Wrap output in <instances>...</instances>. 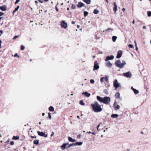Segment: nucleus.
<instances>
[{"label": "nucleus", "instance_id": "052dcab7", "mask_svg": "<svg viewBox=\"0 0 151 151\" xmlns=\"http://www.w3.org/2000/svg\"><path fill=\"white\" fill-rule=\"evenodd\" d=\"M35 4H38V2L37 1H35Z\"/></svg>", "mask_w": 151, "mask_h": 151}, {"label": "nucleus", "instance_id": "2f4dec72", "mask_svg": "<svg viewBox=\"0 0 151 151\" xmlns=\"http://www.w3.org/2000/svg\"><path fill=\"white\" fill-rule=\"evenodd\" d=\"M104 79L105 81L107 82H108V81L109 80V77L107 76H105V77H104Z\"/></svg>", "mask_w": 151, "mask_h": 151}, {"label": "nucleus", "instance_id": "1a4fd4ad", "mask_svg": "<svg viewBox=\"0 0 151 151\" xmlns=\"http://www.w3.org/2000/svg\"><path fill=\"white\" fill-rule=\"evenodd\" d=\"M122 51L121 50H119L118 52L117 55L116 56L117 58H119L122 55Z\"/></svg>", "mask_w": 151, "mask_h": 151}, {"label": "nucleus", "instance_id": "ddd939ff", "mask_svg": "<svg viewBox=\"0 0 151 151\" xmlns=\"http://www.w3.org/2000/svg\"><path fill=\"white\" fill-rule=\"evenodd\" d=\"M84 4L81 2H79L77 5V6L78 8H81L82 6H84Z\"/></svg>", "mask_w": 151, "mask_h": 151}, {"label": "nucleus", "instance_id": "864d4df0", "mask_svg": "<svg viewBox=\"0 0 151 151\" xmlns=\"http://www.w3.org/2000/svg\"><path fill=\"white\" fill-rule=\"evenodd\" d=\"M31 138H36L37 137L36 136H31Z\"/></svg>", "mask_w": 151, "mask_h": 151}, {"label": "nucleus", "instance_id": "f704fd0d", "mask_svg": "<svg viewBox=\"0 0 151 151\" xmlns=\"http://www.w3.org/2000/svg\"><path fill=\"white\" fill-rule=\"evenodd\" d=\"M76 8V6L74 4H72L71 6V8L74 9Z\"/></svg>", "mask_w": 151, "mask_h": 151}, {"label": "nucleus", "instance_id": "bb28decb", "mask_svg": "<svg viewBox=\"0 0 151 151\" xmlns=\"http://www.w3.org/2000/svg\"><path fill=\"white\" fill-rule=\"evenodd\" d=\"M19 137L18 136H14L12 138V139L17 140L19 139Z\"/></svg>", "mask_w": 151, "mask_h": 151}, {"label": "nucleus", "instance_id": "dca6fc26", "mask_svg": "<svg viewBox=\"0 0 151 151\" xmlns=\"http://www.w3.org/2000/svg\"><path fill=\"white\" fill-rule=\"evenodd\" d=\"M114 106L115 107V108L117 109H119L120 108V106L119 105L117 104V103L115 102L114 104Z\"/></svg>", "mask_w": 151, "mask_h": 151}, {"label": "nucleus", "instance_id": "c9c22d12", "mask_svg": "<svg viewBox=\"0 0 151 151\" xmlns=\"http://www.w3.org/2000/svg\"><path fill=\"white\" fill-rule=\"evenodd\" d=\"M104 79V77H102L100 79V81L102 83L103 82Z\"/></svg>", "mask_w": 151, "mask_h": 151}, {"label": "nucleus", "instance_id": "c85d7f7f", "mask_svg": "<svg viewBox=\"0 0 151 151\" xmlns=\"http://www.w3.org/2000/svg\"><path fill=\"white\" fill-rule=\"evenodd\" d=\"M49 110L50 111H54V108L52 106H50L49 108Z\"/></svg>", "mask_w": 151, "mask_h": 151}, {"label": "nucleus", "instance_id": "c756f323", "mask_svg": "<svg viewBox=\"0 0 151 151\" xmlns=\"http://www.w3.org/2000/svg\"><path fill=\"white\" fill-rule=\"evenodd\" d=\"M65 148H66V145L65 144H64L61 146V148L62 150H64Z\"/></svg>", "mask_w": 151, "mask_h": 151}, {"label": "nucleus", "instance_id": "4c0bfd02", "mask_svg": "<svg viewBox=\"0 0 151 151\" xmlns=\"http://www.w3.org/2000/svg\"><path fill=\"white\" fill-rule=\"evenodd\" d=\"M84 14L85 17L88 14V12L86 11H85L84 12Z\"/></svg>", "mask_w": 151, "mask_h": 151}, {"label": "nucleus", "instance_id": "0e129e2a", "mask_svg": "<svg viewBox=\"0 0 151 151\" xmlns=\"http://www.w3.org/2000/svg\"><path fill=\"white\" fill-rule=\"evenodd\" d=\"M72 23L73 24H74L75 23V22L73 21H72Z\"/></svg>", "mask_w": 151, "mask_h": 151}, {"label": "nucleus", "instance_id": "473e14b6", "mask_svg": "<svg viewBox=\"0 0 151 151\" xmlns=\"http://www.w3.org/2000/svg\"><path fill=\"white\" fill-rule=\"evenodd\" d=\"M99 12V11L97 9H95L93 13L95 14H98Z\"/></svg>", "mask_w": 151, "mask_h": 151}, {"label": "nucleus", "instance_id": "8fccbe9b", "mask_svg": "<svg viewBox=\"0 0 151 151\" xmlns=\"http://www.w3.org/2000/svg\"><path fill=\"white\" fill-rule=\"evenodd\" d=\"M81 137V135L80 134L78 135L77 136V137L78 138H80Z\"/></svg>", "mask_w": 151, "mask_h": 151}, {"label": "nucleus", "instance_id": "a19ab883", "mask_svg": "<svg viewBox=\"0 0 151 151\" xmlns=\"http://www.w3.org/2000/svg\"><path fill=\"white\" fill-rule=\"evenodd\" d=\"M90 82L91 83L93 84L94 83L95 81L93 79H91L90 81Z\"/></svg>", "mask_w": 151, "mask_h": 151}, {"label": "nucleus", "instance_id": "338daca9", "mask_svg": "<svg viewBox=\"0 0 151 151\" xmlns=\"http://www.w3.org/2000/svg\"><path fill=\"white\" fill-rule=\"evenodd\" d=\"M132 23L133 24H134V19L133 20V21H132Z\"/></svg>", "mask_w": 151, "mask_h": 151}, {"label": "nucleus", "instance_id": "7ed1b4c3", "mask_svg": "<svg viewBox=\"0 0 151 151\" xmlns=\"http://www.w3.org/2000/svg\"><path fill=\"white\" fill-rule=\"evenodd\" d=\"M103 103L106 105L109 104L111 101L110 98L109 97L106 96L104 97L103 98Z\"/></svg>", "mask_w": 151, "mask_h": 151}, {"label": "nucleus", "instance_id": "603ef678", "mask_svg": "<svg viewBox=\"0 0 151 151\" xmlns=\"http://www.w3.org/2000/svg\"><path fill=\"white\" fill-rule=\"evenodd\" d=\"M134 44H135V47H137V43H136V41L135 40L134 41Z\"/></svg>", "mask_w": 151, "mask_h": 151}, {"label": "nucleus", "instance_id": "72a5a7b5", "mask_svg": "<svg viewBox=\"0 0 151 151\" xmlns=\"http://www.w3.org/2000/svg\"><path fill=\"white\" fill-rule=\"evenodd\" d=\"M80 104L82 105H84L85 103L83 102V100H81L79 102Z\"/></svg>", "mask_w": 151, "mask_h": 151}, {"label": "nucleus", "instance_id": "e433bc0d", "mask_svg": "<svg viewBox=\"0 0 151 151\" xmlns=\"http://www.w3.org/2000/svg\"><path fill=\"white\" fill-rule=\"evenodd\" d=\"M25 49V47L24 46L22 45L21 46V49L22 50H23Z\"/></svg>", "mask_w": 151, "mask_h": 151}, {"label": "nucleus", "instance_id": "49530a36", "mask_svg": "<svg viewBox=\"0 0 151 151\" xmlns=\"http://www.w3.org/2000/svg\"><path fill=\"white\" fill-rule=\"evenodd\" d=\"M4 14V13L0 12V16H1Z\"/></svg>", "mask_w": 151, "mask_h": 151}, {"label": "nucleus", "instance_id": "20e7f679", "mask_svg": "<svg viewBox=\"0 0 151 151\" xmlns=\"http://www.w3.org/2000/svg\"><path fill=\"white\" fill-rule=\"evenodd\" d=\"M123 75L127 78H130L132 76V74L130 71L123 73Z\"/></svg>", "mask_w": 151, "mask_h": 151}, {"label": "nucleus", "instance_id": "4d7b16f0", "mask_svg": "<svg viewBox=\"0 0 151 151\" xmlns=\"http://www.w3.org/2000/svg\"><path fill=\"white\" fill-rule=\"evenodd\" d=\"M143 29H145L146 28V27L145 26H143L142 27Z\"/></svg>", "mask_w": 151, "mask_h": 151}, {"label": "nucleus", "instance_id": "c03bdc74", "mask_svg": "<svg viewBox=\"0 0 151 151\" xmlns=\"http://www.w3.org/2000/svg\"><path fill=\"white\" fill-rule=\"evenodd\" d=\"M19 1L20 0H16V1L14 3L15 4H17L19 2Z\"/></svg>", "mask_w": 151, "mask_h": 151}, {"label": "nucleus", "instance_id": "f3484780", "mask_svg": "<svg viewBox=\"0 0 151 151\" xmlns=\"http://www.w3.org/2000/svg\"><path fill=\"white\" fill-rule=\"evenodd\" d=\"M19 6H18L14 9L13 12V15H14L15 14V13L19 9Z\"/></svg>", "mask_w": 151, "mask_h": 151}, {"label": "nucleus", "instance_id": "7c9ffc66", "mask_svg": "<svg viewBox=\"0 0 151 151\" xmlns=\"http://www.w3.org/2000/svg\"><path fill=\"white\" fill-rule=\"evenodd\" d=\"M72 146H75V144H74V143L70 144L68 146L66 147V148L67 149L68 148Z\"/></svg>", "mask_w": 151, "mask_h": 151}, {"label": "nucleus", "instance_id": "423d86ee", "mask_svg": "<svg viewBox=\"0 0 151 151\" xmlns=\"http://www.w3.org/2000/svg\"><path fill=\"white\" fill-rule=\"evenodd\" d=\"M37 134L39 135L41 137H47V135L45 133L43 132H40L39 131L37 132Z\"/></svg>", "mask_w": 151, "mask_h": 151}, {"label": "nucleus", "instance_id": "a878e982", "mask_svg": "<svg viewBox=\"0 0 151 151\" xmlns=\"http://www.w3.org/2000/svg\"><path fill=\"white\" fill-rule=\"evenodd\" d=\"M120 94L119 92L116 93L115 95V96L116 98L118 99H120Z\"/></svg>", "mask_w": 151, "mask_h": 151}, {"label": "nucleus", "instance_id": "e2e57ef3", "mask_svg": "<svg viewBox=\"0 0 151 151\" xmlns=\"http://www.w3.org/2000/svg\"><path fill=\"white\" fill-rule=\"evenodd\" d=\"M64 144H65V145H66H66H68V143H64Z\"/></svg>", "mask_w": 151, "mask_h": 151}, {"label": "nucleus", "instance_id": "39448f33", "mask_svg": "<svg viewBox=\"0 0 151 151\" xmlns=\"http://www.w3.org/2000/svg\"><path fill=\"white\" fill-rule=\"evenodd\" d=\"M113 85L114 87L116 89L120 86L118 83L117 80L116 79H115L113 82Z\"/></svg>", "mask_w": 151, "mask_h": 151}, {"label": "nucleus", "instance_id": "6e6d98bb", "mask_svg": "<svg viewBox=\"0 0 151 151\" xmlns=\"http://www.w3.org/2000/svg\"><path fill=\"white\" fill-rule=\"evenodd\" d=\"M55 8L56 10V11H57V12L58 11V9L57 8V6H55Z\"/></svg>", "mask_w": 151, "mask_h": 151}, {"label": "nucleus", "instance_id": "ea45409f", "mask_svg": "<svg viewBox=\"0 0 151 151\" xmlns=\"http://www.w3.org/2000/svg\"><path fill=\"white\" fill-rule=\"evenodd\" d=\"M48 117L50 119H51V114L50 113H49L48 114Z\"/></svg>", "mask_w": 151, "mask_h": 151}, {"label": "nucleus", "instance_id": "b1692460", "mask_svg": "<svg viewBox=\"0 0 151 151\" xmlns=\"http://www.w3.org/2000/svg\"><path fill=\"white\" fill-rule=\"evenodd\" d=\"M117 38V37L116 36H112V39L113 42H115L116 41Z\"/></svg>", "mask_w": 151, "mask_h": 151}, {"label": "nucleus", "instance_id": "774afa93", "mask_svg": "<svg viewBox=\"0 0 151 151\" xmlns=\"http://www.w3.org/2000/svg\"><path fill=\"white\" fill-rule=\"evenodd\" d=\"M45 115V114L44 113H43L42 114V116H44Z\"/></svg>", "mask_w": 151, "mask_h": 151}, {"label": "nucleus", "instance_id": "9b49d317", "mask_svg": "<svg viewBox=\"0 0 151 151\" xmlns=\"http://www.w3.org/2000/svg\"><path fill=\"white\" fill-rule=\"evenodd\" d=\"M113 29L112 28H108L105 29L103 31L106 32V33H108L110 32H111L113 31Z\"/></svg>", "mask_w": 151, "mask_h": 151}, {"label": "nucleus", "instance_id": "f03ea898", "mask_svg": "<svg viewBox=\"0 0 151 151\" xmlns=\"http://www.w3.org/2000/svg\"><path fill=\"white\" fill-rule=\"evenodd\" d=\"M115 64L116 67L122 68L126 63L124 61L122 60V63L120 60H117L115 61Z\"/></svg>", "mask_w": 151, "mask_h": 151}, {"label": "nucleus", "instance_id": "37998d69", "mask_svg": "<svg viewBox=\"0 0 151 151\" xmlns=\"http://www.w3.org/2000/svg\"><path fill=\"white\" fill-rule=\"evenodd\" d=\"M14 57H18V58H19V55H18V54L17 53H15L14 55Z\"/></svg>", "mask_w": 151, "mask_h": 151}, {"label": "nucleus", "instance_id": "5701e85b", "mask_svg": "<svg viewBox=\"0 0 151 151\" xmlns=\"http://www.w3.org/2000/svg\"><path fill=\"white\" fill-rule=\"evenodd\" d=\"M68 139L69 141L72 142H74L76 141V140L73 139L72 138L70 137H68Z\"/></svg>", "mask_w": 151, "mask_h": 151}, {"label": "nucleus", "instance_id": "0eeeda50", "mask_svg": "<svg viewBox=\"0 0 151 151\" xmlns=\"http://www.w3.org/2000/svg\"><path fill=\"white\" fill-rule=\"evenodd\" d=\"M60 25L61 28L65 29H66L67 27V23L64 21H63L61 22Z\"/></svg>", "mask_w": 151, "mask_h": 151}, {"label": "nucleus", "instance_id": "412c9836", "mask_svg": "<svg viewBox=\"0 0 151 151\" xmlns=\"http://www.w3.org/2000/svg\"><path fill=\"white\" fill-rule=\"evenodd\" d=\"M114 7L113 9V10L115 12H116V11L117 10V5L116 4V3L115 2H114Z\"/></svg>", "mask_w": 151, "mask_h": 151}, {"label": "nucleus", "instance_id": "f8f14e48", "mask_svg": "<svg viewBox=\"0 0 151 151\" xmlns=\"http://www.w3.org/2000/svg\"><path fill=\"white\" fill-rule=\"evenodd\" d=\"M96 98L100 102L103 103V101L104 100L103 98L98 96H97Z\"/></svg>", "mask_w": 151, "mask_h": 151}, {"label": "nucleus", "instance_id": "393cba45", "mask_svg": "<svg viewBox=\"0 0 151 151\" xmlns=\"http://www.w3.org/2000/svg\"><path fill=\"white\" fill-rule=\"evenodd\" d=\"M119 116V115L117 114H113L111 115V117L113 118H115Z\"/></svg>", "mask_w": 151, "mask_h": 151}, {"label": "nucleus", "instance_id": "a18cd8bd", "mask_svg": "<svg viewBox=\"0 0 151 151\" xmlns=\"http://www.w3.org/2000/svg\"><path fill=\"white\" fill-rule=\"evenodd\" d=\"M14 144V142L13 141H11L10 142V144L11 145H13Z\"/></svg>", "mask_w": 151, "mask_h": 151}, {"label": "nucleus", "instance_id": "79ce46f5", "mask_svg": "<svg viewBox=\"0 0 151 151\" xmlns=\"http://www.w3.org/2000/svg\"><path fill=\"white\" fill-rule=\"evenodd\" d=\"M128 47H129L131 48H133V45L131 44H129L128 45Z\"/></svg>", "mask_w": 151, "mask_h": 151}, {"label": "nucleus", "instance_id": "9d476101", "mask_svg": "<svg viewBox=\"0 0 151 151\" xmlns=\"http://www.w3.org/2000/svg\"><path fill=\"white\" fill-rule=\"evenodd\" d=\"M114 56L113 55H111L109 56H107L106 58L105 61H106L109 60H113L114 59Z\"/></svg>", "mask_w": 151, "mask_h": 151}, {"label": "nucleus", "instance_id": "cd10ccee", "mask_svg": "<svg viewBox=\"0 0 151 151\" xmlns=\"http://www.w3.org/2000/svg\"><path fill=\"white\" fill-rule=\"evenodd\" d=\"M39 140H34L33 142L36 145H37L39 143Z\"/></svg>", "mask_w": 151, "mask_h": 151}, {"label": "nucleus", "instance_id": "69168bd1", "mask_svg": "<svg viewBox=\"0 0 151 151\" xmlns=\"http://www.w3.org/2000/svg\"><path fill=\"white\" fill-rule=\"evenodd\" d=\"M80 27V26L79 25H77V28H79Z\"/></svg>", "mask_w": 151, "mask_h": 151}, {"label": "nucleus", "instance_id": "4468645a", "mask_svg": "<svg viewBox=\"0 0 151 151\" xmlns=\"http://www.w3.org/2000/svg\"><path fill=\"white\" fill-rule=\"evenodd\" d=\"M82 94L83 95H84L85 96L87 97H89L91 96L90 93L86 92L82 93Z\"/></svg>", "mask_w": 151, "mask_h": 151}, {"label": "nucleus", "instance_id": "13d9d810", "mask_svg": "<svg viewBox=\"0 0 151 151\" xmlns=\"http://www.w3.org/2000/svg\"><path fill=\"white\" fill-rule=\"evenodd\" d=\"M91 133H92V132L90 131L88 132H87V133H88V134H91Z\"/></svg>", "mask_w": 151, "mask_h": 151}, {"label": "nucleus", "instance_id": "09e8293b", "mask_svg": "<svg viewBox=\"0 0 151 151\" xmlns=\"http://www.w3.org/2000/svg\"><path fill=\"white\" fill-rule=\"evenodd\" d=\"M18 36H15L13 38L14 40L16 38H17L18 37Z\"/></svg>", "mask_w": 151, "mask_h": 151}, {"label": "nucleus", "instance_id": "aec40b11", "mask_svg": "<svg viewBox=\"0 0 151 151\" xmlns=\"http://www.w3.org/2000/svg\"><path fill=\"white\" fill-rule=\"evenodd\" d=\"M83 1L87 4H90L91 2V0H83Z\"/></svg>", "mask_w": 151, "mask_h": 151}, {"label": "nucleus", "instance_id": "f257e3e1", "mask_svg": "<svg viewBox=\"0 0 151 151\" xmlns=\"http://www.w3.org/2000/svg\"><path fill=\"white\" fill-rule=\"evenodd\" d=\"M91 106L92 108L93 111L95 112H100L102 110V109L101 107V105L96 101L91 104Z\"/></svg>", "mask_w": 151, "mask_h": 151}, {"label": "nucleus", "instance_id": "680f3d73", "mask_svg": "<svg viewBox=\"0 0 151 151\" xmlns=\"http://www.w3.org/2000/svg\"><path fill=\"white\" fill-rule=\"evenodd\" d=\"M136 47V50H137V51L138 50V47H137H137Z\"/></svg>", "mask_w": 151, "mask_h": 151}, {"label": "nucleus", "instance_id": "bf43d9fd", "mask_svg": "<svg viewBox=\"0 0 151 151\" xmlns=\"http://www.w3.org/2000/svg\"><path fill=\"white\" fill-rule=\"evenodd\" d=\"M2 43V41L1 40H0V45L1 46V44Z\"/></svg>", "mask_w": 151, "mask_h": 151}, {"label": "nucleus", "instance_id": "a211bd4d", "mask_svg": "<svg viewBox=\"0 0 151 151\" xmlns=\"http://www.w3.org/2000/svg\"><path fill=\"white\" fill-rule=\"evenodd\" d=\"M74 144H75V146L77 145L80 146L82 145L83 144V142H76L75 143H74Z\"/></svg>", "mask_w": 151, "mask_h": 151}, {"label": "nucleus", "instance_id": "6e6552de", "mask_svg": "<svg viewBox=\"0 0 151 151\" xmlns=\"http://www.w3.org/2000/svg\"><path fill=\"white\" fill-rule=\"evenodd\" d=\"M99 68V65L97 62L95 61L94 63V66L93 68V70H96L98 69Z\"/></svg>", "mask_w": 151, "mask_h": 151}, {"label": "nucleus", "instance_id": "5fc2aeb1", "mask_svg": "<svg viewBox=\"0 0 151 151\" xmlns=\"http://www.w3.org/2000/svg\"><path fill=\"white\" fill-rule=\"evenodd\" d=\"M122 11H123L124 12V11H125V9L124 8H122Z\"/></svg>", "mask_w": 151, "mask_h": 151}, {"label": "nucleus", "instance_id": "4be33fe9", "mask_svg": "<svg viewBox=\"0 0 151 151\" xmlns=\"http://www.w3.org/2000/svg\"><path fill=\"white\" fill-rule=\"evenodd\" d=\"M106 65L108 67H111L112 65V64L110 63V62L109 61L107 63H106Z\"/></svg>", "mask_w": 151, "mask_h": 151}, {"label": "nucleus", "instance_id": "3c124183", "mask_svg": "<svg viewBox=\"0 0 151 151\" xmlns=\"http://www.w3.org/2000/svg\"><path fill=\"white\" fill-rule=\"evenodd\" d=\"M54 134V133L53 132H52L51 134L50 135V136L52 137V136H53Z\"/></svg>", "mask_w": 151, "mask_h": 151}, {"label": "nucleus", "instance_id": "2eb2a0df", "mask_svg": "<svg viewBox=\"0 0 151 151\" xmlns=\"http://www.w3.org/2000/svg\"><path fill=\"white\" fill-rule=\"evenodd\" d=\"M131 89L133 91L134 93L135 94H137L139 93V91L138 90L134 88L133 87H131Z\"/></svg>", "mask_w": 151, "mask_h": 151}, {"label": "nucleus", "instance_id": "6ab92c4d", "mask_svg": "<svg viewBox=\"0 0 151 151\" xmlns=\"http://www.w3.org/2000/svg\"><path fill=\"white\" fill-rule=\"evenodd\" d=\"M1 9L2 11H5L6 10V7L5 5H4L1 7Z\"/></svg>", "mask_w": 151, "mask_h": 151}, {"label": "nucleus", "instance_id": "de8ad7c7", "mask_svg": "<svg viewBox=\"0 0 151 151\" xmlns=\"http://www.w3.org/2000/svg\"><path fill=\"white\" fill-rule=\"evenodd\" d=\"M3 31L2 30H1L0 31V36L1 35L3 34Z\"/></svg>", "mask_w": 151, "mask_h": 151}, {"label": "nucleus", "instance_id": "58836bf2", "mask_svg": "<svg viewBox=\"0 0 151 151\" xmlns=\"http://www.w3.org/2000/svg\"><path fill=\"white\" fill-rule=\"evenodd\" d=\"M147 15L149 17H150L151 16V12L149 11L147 12Z\"/></svg>", "mask_w": 151, "mask_h": 151}]
</instances>
